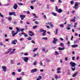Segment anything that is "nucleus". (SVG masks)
<instances>
[{
	"mask_svg": "<svg viewBox=\"0 0 80 80\" xmlns=\"http://www.w3.org/2000/svg\"><path fill=\"white\" fill-rule=\"evenodd\" d=\"M70 64L71 65L72 69V70H75V66H76V63L75 62H73L72 61L70 62Z\"/></svg>",
	"mask_w": 80,
	"mask_h": 80,
	"instance_id": "f257e3e1",
	"label": "nucleus"
},
{
	"mask_svg": "<svg viewBox=\"0 0 80 80\" xmlns=\"http://www.w3.org/2000/svg\"><path fill=\"white\" fill-rule=\"evenodd\" d=\"M79 4V2H75L74 4V6L73 7V8H75V10H77V8H78V5Z\"/></svg>",
	"mask_w": 80,
	"mask_h": 80,
	"instance_id": "f03ea898",
	"label": "nucleus"
},
{
	"mask_svg": "<svg viewBox=\"0 0 80 80\" xmlns=\"http://www.w3.org/2000/svg\"><path fill=\"white\" fill-rule=\"evenodd\" d=\"M22 58L23 59V60L25 62H27L29 59V58L27 57H22Z\"/></svg>",
	"mask_w": 80,
	"mask_h": 80,
	"instance_id": "7ed1b4c3",
	"label": "nucleus"
},
{
	"mask_svg": "<svg viewBox=\"0 0 80 80\" xmlns=\"http://www.w3.org/2000/svg\"><path fill=\"white\" fill-rule=\"evenodd\" d=\"M57 41H58V39L55 38H54L53 40L52 41V43H53V44H56V43Z\"/></svg>",
	"mask_w": 80,
	"mask_h": 80,
	"instance_id": "20e7f679",
	"label": "nucleus"
},
{
	"mask_svg": "<svg viewBox=\"0 0 80 80\" xmlns=\"http://www.w3.org/2000/svg\"><path fill=\"white\" fill-rule=\"evenodd\" d=\"M20 17L22 20H23L24 19V18H25V15H20Z\"/></svg>",
	"mask_w": 80,
	"mask_h": 80,
	"instance_id": "39448f33",
	"label": "nucleus"
},
{
	"mask_svg": "<svg viewBox=\"0 0 80 80\" xmlns=\"http://www.w3.org/2000/svg\"><path fill=\"white\" fill-rule=\"evenodd\" d=\"M29 33L30 34H29V36H31V37H33V36H34V34L32 32V31H29Z\"/></svg>",
	"mask_w": 80,
	"mask_h": 80,
	"instance_id": "423d86ee",
	"label": "nucleus"
},
{
	"mask_svg": "<svg viewBox=\"0 0 80 80\" xmlns=\"http://www.w3.org/2000/svg\"><path fill=\"white\" fill-rule=\"evenodd\" d=\"M16 43H17V39H14V40L12 41V44L16 45Z\"/></svg>",
	"mask_w": 80,
	"mask_h": 80,
	"instance_id": "0eeeda50",
	"label": "nucleus"
},
{
	"mask_svg": "<svg viewBox=\"0 0 80 80\" xmlns=\"http://www.w3.org/2000/svg\"><path fill=\"white\" fill-rule=\"evenodd\" d=\"M12 48H9L8 50V51L7 52H5V54H7L8 53H9V52H11V51L12 50Z\"/></svg>",
	"mask_w": 80,
	"mask_h": 80,
	"instance_id": "6e6552de",
	"label": "nucleus"
},
{
	"mask_svg": "<svg viewBox=\"0 0 80 80\" xmlns=\"http://www.w3.org/2000/svg\"><path fill=\"white\" fill-rule=\"evenodd\" d=\"M18 7V5H17V4H15L13 6V8L15 9V10H16Z\"/></svg>",
	"mask_w": 80,
	"mask_h": 80,
	"instance_id": "1a4fd4ad",
	"label": "nucleus"
},
{
	"mask_svg": "<svg viewBox=\"0 0 80 80\" xmlns=\"http://www.w3.org/2000/svg\"><path fill=\"white\" fill-rule=\"evenodd\" d=\"M21 34L22 35H24V36L25 37H28V35H27V33H25V32H22Z\"/></svg>",
	"mask_w": 80,
	"mask_h": 80,
	"instance_id": "9d476101",
	"label": "nucleus"
},
{
	"mask_svg": "<svg viewBox=\"0 0 80 80\" xmlns=\"http://www.w3.org/2000/svg\"><path fill=\"white\" fill-rule=\"evenodd\" d=\"M2 68L3 69V70H7V67L5 66H2Z\"/></svg>",
	"mask_w": 80,
	"mask_h": 80,
	"instance_id": "9b49d317",
	"label": "nucleus"
},
{
	"mask_svg": "<svg viewBox=\"0 0 80 80\" xmlns=\"http://www.w3.org/2000/svg\"><path fill=\"white\" fill-rule=\"evenodd\" d=\"M77 73H78V72H75L74 74L72 75V77H75L77 76Z\"/></svg>",
	"mask_w": 80,
	"mask_h": 80,
	"instance_id": "f8f14e48",
	"label": "nucleus"
},
{
	"mask_svg": "<svg viewBox=\"0 0 80 80\" xmlns=\"http://www.w3.org/2000/svg\"><path fill=\"white\" fill-rule=\"evenodd\" d=\"M71 47L72 48H75L76 47H78V45H71Z\"/></svg>",
	"mask_w": 80,
	"mask_h": 80,
	"instance_id": "ddd939ff",
	"label": "nucleus"
},
{
	"mask_svg": "<svg viewBox=\"0 0 80 80\" xmlns=\"http://www.w3.org/2000/svg\"><path fill=\"white\" fill-rule=\"evenodd\" d=\"M16 29L17 30V33H18V32H20V29L17 27L16 28Z\"/></svg>",
	"mask_w": 80,
	"mask_h": 80,
	"instance_id": "4468645a",
	"label": "nucleus"
},
{
	"mask_svg": "<svg viewBox=\"0 0 80 80\" xmlns=\"http://www.w3.org/2000/svg\"><path fill=\"white\" fill-rule=\"evenodd\" d=\"M52 15H53L54 16H55V17L57 16V14L54 12H52Z\"/></svg>",
	"mask_w": 80,
	"mask_h": 80,
	"instance_id": "2eb2a0df",
	"label": "nucleus"
},
{
	"mask_svg": "<svg viewBox=\"0 0 80 80\" xmlns=\"http://www.w3.org/2000/svg\"><path fill=\"white\" fill-rule=\"evenodd\" d=\"M63 11H62V9H59L57 12L58 13H62Z\"/></svg>",
	"mask_w": 80,
	"mask_h": 80,
	"instance_id": "dca6fc26",
	"label": "nucleus"
},
{
	"mask_svg": "<svg viewBox=\"0 0 80 80\" xmlns=\"http://www.w3.org/2000/svg\"><path fill=\"white\" fill-rule=\"evenodd\" d=\"M75 18H76V17H74L73 19L71 20V22H75Z\"/></svg>",
	"mask_w": 80,
	"mask_h": 80,
	"instance_id": "f3484780",
	"label": "nucleus"
},
{
	"mask_svg": "<svg viewBox=\"0 0 80 80\" xmlns=\"http://www.w3.org/2000/svg\"><path fill=\"white\" fill-rule=\"evenodd\" d=\"M42 76H39L38 77V78H37V80H40L42 79Z\"/></svg>",
	"mask_w": 80,
	"mask_h": 80,
	"instance_id": "a211bd4d",
	"label": "nucleus"
},
{
	"mask_svg": "<svg viewBox=\"0 0 80 80\" xmlns=\"http://www.w3.org/2000/svg\"><path fill=\"white\" fill-rule=\"evenodd\" d=\"M65 49V48H62L61 47L59 48V50H64Z\"/></svg>",
	"mask_w": 80,
	"mask_h": 80,
	"instance_id": "6ab92c4d",
	"label": "nucleus"
},
{
	"mask_svg": "<svg viewBox=\"0 0 80 80\" xmlns=\"http://www.w3.org/2000/svg\"><path fill=\"white\" fill-rule=\"evenodd\" d=\"M14 12H10L9 14V15H10V16L11 15H13Z\"/></svg>",
	"mask_w": 80,
	"mask_h": 80,
	"instance_id": "aec40b11",
	"label": "nucleus"
},
{
	"mask_svg": "<svg viewBox=\"0 0 80 80\" xmlns=\"http://www.w3.org/2000/svg\"><path fill=\"white\" fill-rule=\"evenodd\" d=\"M17 32H16L14 33H13L12 34V37H15V35H17Z\"/></svg>",
	"mask_w": 80,
	"mask_h": 80,
	"instance_id": "412c9836",
	"label": "nucleus"
},
{
	"mask_svg": "<svg viewBox=\"0 0 80 80\" xmlns=\"http://www.w3.org/2000/svg\"><path fill=\"white\" fill-rule=\"evenodd\" d=\"M58 29H57L56 30V33H55V35H57V34H58Z\"/></svg>",
	"mask_w": 80,
	"mask_h": 80,
	"instance_id": "4be33fe9",
	"label": "nucleus"
},
{
	"mask_svg": "<svg viewBox=\"0 0 80 80\" xmlns=\"http://www.w3.org/2000/svg\"><path fill=\"white\" fill-rule=\"evenodd\" d=\"M38 50V48H35L33 50L32 52H34L35 51H36V50Z\"/></svg>",
	"mask_w": 80,
	"mask_h": 80,
	"instance_id": "5701e85b",
	"label": "nucleus"
},
{
	"mask_svg": "<svg viewBox=\"0 0 80 80\" xmlns=\"http://www.w3.org/2000/svg\"><path fill=\"white\" fill-rule=\"evenodd\" d=\"M27 39L28 40H31L32 38H31V37H29Z\"/></svg>",
	"mask_w": 80,
	"mask_h": 80,
	"instance_id": "b1692460",
	"label": "nucleus"
},
{
	"mask_svg": "<svg viewBox=\"0 0 80 80\" xmlns=\"http://www.w3.org/2000/svg\"><path fill=\"white\" fill-rule=\"evenodd\" d=\"M59 26H60V27H61L62 28L64 27V25H63V24H60L59 25Z\"/></svg>",
	"mask_w": 80,
	"mask_h": 80,
	"instance_id": "393cba45",
	"label": "nucleus"
},
{
	"mask_svg": "<svg viewBox=\"0 0 80 80\" xmlns=\"http://www.w3.org/2000/svg\"><path fill=\"white\" fill-rule=\"evenodd\" d=\"M58 8L57 7V6H56V11L57 12L58 11Z\"/></svg>",
	"mask_w": 80,
	"mask_h": 80,
	"instance_id": "a878e982",
	"label": "nucleus"
},
{
	"mask_svg": "<svg viewBox=\"0 0 80 80\" xmlns=\"http://www.w3.org/2000/svg\"><path fill=\"white\" fill-rule=\"evenodd\" d=\"M72 60L73 61L75 60V56L72 57Z\"/></svg>",
	"mask_w": 80,
	"mask_h": 80,
	"instance_id": "bb28decb",
	"label": "nucleus"
},
{
	"mask_svg": "<svg viewBox=\"0 0 80 80\" xmlns=\"http://www.w3.org/2000/svg\"><path fill=\"white\" fill-rule=\"evenodd\" d=\"M8 18L9 21H11L12 20V18L11 17H9Z\"/></svg>",
	"mask_w": 80,
	"mask_h": 80,
	"instance_id": "cd10ccee",
	"label": "nucleus"
},
{
	"mask_svg": "<svg viewBox=\"0 0 80 80\" xmlns=\"http://www.w3.org/2000/svg\"><path fill=\"white\" fill-rule=\"evenodd\" d=\"M74 2V1H73V0L71 1L70 2V3H71V5H73V4Z\"/></svg>",
	"mask_w": 80,
	"mask_h": 80,
	"instance_id": "c85d7f7f",
	"label": "nucleus"
},
{
	"mask_svg": "<svg viewBox=\"0 0 80 80\" xmlns=\"http://www.w3.org/2000/svg\"><path fill=\"white\" fill-rule=\"evenodd\" d=\"M60 45L61 46H64V44H63V43L62 42H61L60 43Z\"/></svg>",
	"mask_w": 80,
	"mask_h": 80,
	"instance_id": "c756f323",
	"label": "nucleus"
},
{
	"mask_svg": "<svg viewBox=\"0 0 80 80\" xmlns=\"http://www.w3.org/2000/svg\"><path fill=\"white\" fill-rule=\"evenodd\" d=\"M37 70H32L31 71V73H34V72H36Z\"/></svg>",
	"mask_w": 80,
	"mask_h": 80,
	"instance_id": "7c9ffc66",
	"label": "nucleus"
},
{
	"mask_svg": "<svg viewBox=\"0 0 80 80\" xmlns=\"http://www.w3.org/2000/svg\"><path fill=\"white\" fill-rule=\"evenodd\" d=\"M61 71H60V70H58L57 71V73H61Z\"/></svg>",
	"mask_w": 80,
	"mask_h": 80,
	"instance_id": "2f4dec72",
	"label": "nucleus"
},
{
	"mask_svg": "<svg viewBox=\"0 0 80 80\" xmlns=\"http://www.w3.org/2000/svg\"><path fill=\"white\" fill-rule=\"evenodd\" d=\"M21 79H22V78H17V80H21Z\"/></svg>",
	"mask_w": 80,
	"mask_h": 80,
	"instance_id": "473e14b6",
	"label": "nucleus"
},
{
	"mask_svg": "<svg viewBox=\"0 0 80 80\" xmlns=\"http://www.w3.org/2000/svg\"><path fill=\"white\" fill-rule=\"evenodd\" d=\"M43 31V29H40V32H42Z\"/></svg>",
	"mask_w": 80,
	"mask_h": 80,
	"instance_id": "72a5a7b5",
	"label": "nucleus"
},
{
	"mask_svg": "<svg viewBox=\"0 0 80 80\" xmlns=\"http://www.w3.org/2000/svg\"><path fill=\"white\" fill-rule=\"evenodd\" d=\"M37 26H34L33 27V29H35V28H37Z\"/></svg>",
	"mask_w": 80,
	"mask_h": 80,
	"instance_id": "f704fd0d",
	"label": "nucleus"
},
{
	"mask_svg": "<svg viewBox=\"0 0 80 80\" xmlns=\"http://www.w3.org/2000/svg\"><path fill=\"white\" fill-rule=\"evenodd\" d=\"M11 64H13V63H14V62H13V60H11Z\"/></svg>",
	"mask_w": 80,
	"mask_h": 80,
	"instance_id": "c9c22d12",
	"label": "nucleus"
},
{
	"mask_svg": "<svg viewBox=\"0 0 80 80\" xmlns=\"http://www.w3.org/2000/svg\"><path fill=\"white\" fill-rule=\"evenodd\" d=\"M24 30V28H22L21 29H20V31H21V32H23V31Z\"/></svg>",
	"mask_w": 80,
	"mask_h": 80,
	"instance_id": "e433bc0d",
	"label": "nucleus"
},
{
	"mask_svg": "<svg viewBox=\"0 0 80 80\" xmlns=\"http://www.w3.org/2000/svg\"><path fill=\"white\" fill-rule=\"evenodd\" d=\"M14 53V52H13V51H11V52L10 53H9V55H11V54H12V53Z\"/></svg>",
	"mask_w": 80,
	"mask_h": 80,
	"instance_id": "4c0bfd02",
	"label": "nucleus"
},
{
	"mask_svg": "<svg viewBox=\"0 0 80 80\" xmlns=\"http://www.w3.org/2000/svg\"><path fill=\"white\" fill-rule=\"evenodd\" d=\"M21 75H24V72H22L21 73Z\"/></svg>",
	"mask_w": 80,
	"mask_h": 80,
	"instance_id": "58836bf2",
	"label": "nucleus"
},
{
	"mask_svg": "<svg viewBox=\"0 0 80 80\" xmlns=\"http://www.w3.org/2000/svg\"><path fill=\"white\" fill-rule=\"evenodd\" d=\"M0 16L1 17H3V15L2 14V13H0Z\"/></svg>",
	"mask_w": 80,
	"mask_h": 80,
	"instance_id": "ea45409f",
	"label": "nucleus"
},
{
	"mask_svg": "<svg viewBox=\"0 0 80 80\" xmlns=\"http://www.w3.org/2000/svg\"><path fill=\"white\" fill-rule=\"evenodd\" d=\"M30 8L32 10H33V9L34 8L32 6L30 7Z\"/></svg>",
	"mask_w": 80,
	"mask_h": 80,
	"instance_id": "a19ab883",
	"label": "nucleus"
},
{
	"mask_svg": "<svg viewBox=\"0 0 80 80\" xmlns=\"http://www.w3.org/2000/svg\"><path fill=\"white\" fill-rule=\"evenodd\" d=\"M43 33H45L47 32V31L46 30H43Z\"/></svg>",
	"mask_w": 80,
	"mask_h": 80,
	"instance_id": "79ce46f5",
	"label": "nucleus"
},
{
	"mask_svg": "<svg viewBox=\"0 0 80 80\" xmlns=\"http://www.w3.org/2000/svg\"><path fill=\"white\" fill-rule=\"evenodd\" d=\"M73 36H72V37H71V40H72V41L73 40Z\"/></svg>",
	"mask_w": 80,
	"mask_h": 80,
	"instance_id": "37998d69",
	"label": "nucleus"
},
{
	"mask_svg": "<svg viewBox=\"0 0 80 80\" xmlns=\"http://www.w3.org/2000/svg\"><path fill=\"white\" fill-rule=\"evenodd\" d=\"M60 39L61 40V41H63V40H64V39H63V38H60Z\"/></svg>",
	"mask_w": 80,
	"mask_h": 80,
	"instance_id": "c03bdc74",
	"label": "nucleus"
},
{
	"mask_svg": "<svg viewBox=\"0 0 80 80\" xmlns=\"http://www.w3.org/2000/svg\"><path fill=\"white\" fill-rule=\"evenodd\" d=\"M42 39H45L46 40H47V38H43Z\"/></svg>",
	"mask_w": 80,
	"mask_h": 80,
	"instance_id": "a18cd8bd",
	"label": "nucleus"
},
{
	"mask_svg": "<svg viewBox=\"0 0 80 80\" xmlns=\"http://www.w3.org/2000/svg\"><path fill=\"white\" fill-rule=\"evenodd\" d=\"M20 41H23V38H21L19 39Z\"/></svg>",
	"mask_w": 80,
	"mask_h": 80,
	"instance_id": "49530a36",
	"label": "nucleus"
},
{
	"mask_svg": "<svg viewBox=\"0 0 80 80\" xmlns=\"http://www.w3.org/2000/svg\"><path fill=\"white\" fill-rule=\"evenodd\" d=\"M18 4H19V5H23V3H18Z\"/></svg>",
	"mask_w": 80,
	"mask_h": 80,
	"instance_id": "de8ad7c7",
	"label": "nucleus"
},
{
	"mask_svg": "<svg viewBox=\"0 0 80 80\" xmlns=\"http://www.w3.org/2000/svg\"><path fill=\"white\" fill-rule=\"evenodd\" d=\"M55 53L56 55H58L59 54L58 52H57V51H55Z\"/></svg>",
	"mask_w": 80,
	"mask_h": 80,
	"instance_id": "09e8293b",
	"label": "nucleus"
},
{
	"mask_svg": "<svg viewBox=\"0 0 80 80\" xmlns=\"http://www.w3.org/2000/svg\"><path fill=\"white\" fill-rule=\"evenodd\" d=\"M68 27H71V25L70 24H68Z\"/></svg>",
	"mask_w": 80,
	"mask_h": 80,
	"instance_id": "8fccbe9b",
	"label": "nucleus"
},
{
	"mask_svg": "<svg viewBox=\"0 0 80 80\" xmlns=\"http://www.w3.org/2000/svg\"><path fill=\"white\" fill-rule=\"evenodd\" d=\"M61 68H58L57 69V70H60Z\"/></svg>",
	"mask_w": 80,
	"mask_h": 80,
	"instance_id": "3c124183",
	"label": "nucleus"
},
{
	"mask_svg": "<svg viewBox=\"0 0 80 80\" xmlns=\"http://www.w3.org/2000/svg\"><path fill=\"white\" fill-rule=\"evenodd\" d=\"M65 60L66 61H67V60H68V57H66L65 58Z\"/></svg>",
	"mask_w": 80,
	"mask_h": 80,
	"instance_id": "603ef678",
	"label": "nucleus"
},
{
	"mask_svg": "<svg viewBox=\"0 0 80 80\" xmlns=\"http://www.w3.org/2000/svg\"><path fill=\"white\" fill-rule=\"evenodd\" d=\"M46 61L47 62H50V60L48 59H46Z\"/></svg>",
	"mask_w": 80,
	"mask_h": 80,
	"instance_id": "864d4df0",
	"label": "nucleus"
},
{
	"mask_svg": "<svg viewBox=\"0 0 80 80\" xmlns=\"http://www.w3.org/2000/svg\"><path fill=\"white\" fill-rule=\"evenodd\" d=\"M13 15H14V16H17V14H15V12H13Z\"/></svg>",
	"mask_w": 80,
	"mask_h": 80,
	"instance_id": "5fc2aeb1",
	"label": "nucleus"
},
{
	"mask_svg": "<svg viewBox=\"0 0 80 80\" xmlns=\"http://www.w3.org/2000/svg\"><path fill=\"white\" fill-rule=\"evenodd\" d=\"M55 78H56V79H58V76L57 75L55 76Z\"/></svg>",
	"mask_w": 80,
	"mask_h": 80,
	"instance_id": "6e6d98bb",
	"label": "nucleus"
},
{
	"mask_svg": "<svg viewBox=\"0 0 80 80\" xmlns=\"http://www.w3.org/2000/svg\"><path fill=\"white\" fill-rule=\"evenodd\" d=\"M24 55L26 56L28 55V53H26L24 54Z\"/></svg>",
	"mask_w": 80,
	"mask_h": 80,
	"instance_id": "4d7b16f0",
	"label": "nucleus"
},
{
	"mask_svg": "<svg viewBox=\"0 0 80 80\" xmlns=\"http://www.w3.org/2000/svg\"><path fill=\"white\" fill-rule=\"evenodd\" d=\"M39 64L40 65H43V63H42V62H40Z\"/></svg>",
	"mask_w": 80,
	"mask_h": 80,
	"instance_id": "13d9d810",
	"label": "nucleus"
},
{
	"mask_svg": "<svg viewBox=\"0 0 80 80\" xmlns=\"http://www.w3.org/2000/svg\"><path fill=\"white\" fill-rule=\"evenodd\" d=\"M9 28L10 29V30H12L13 29V28H12V27H9Z\"/></svg>",
	"mask_w": 80,
	"mask_h": 80,
	"instance_id": "bf43d9fd",
	"label": "nucleus"
},
{
	"mask_svg": "<svg viewBox=\"0 0 80 80\" xmlns=\"http://www.w3.org/2000/svg\"><path fill=\"white\" fill-rule=\"evenodd\" d=\"M62 0H58V3H62Z\"/></svg>",
	"mask_w": 80,
	"mask_h": 80,
	"instance_id": "052dcab7",
	"label": "nucleus"
},
{
	"mask_svg": "<svg viewBox=\"0 0 80 80\" xmlns=\"http://www.w3.org/2000/svg\"><path fill=\"white\" fill-rule=\"evenodd\" d=\"M67 30H70V27H68L67 28Z\"/></svg>",
	"mask_w": 80,
	"mask_h": 80,
	"instance_id": "680f3d73",
	"label": "nucleus"
},
{
	"mask_svg": "<svg viewBox=\"0 0 80 80\" xmlns=\"http://www.w3.org/2000/svg\"><path fill=\"white\" fill-rule=\"evenodd\" d=\"M12 75H15V72H13L12 73Z\"/></svg>",
	"mask_w": 80,
	"mask_h": 80,
	"instance_id": "e2e57ef3",
	"label": "nucleus"
},
{
	"mask_svg": "<svg viewBox=\"0 0 80 80\" xmlns=\"http://www.w3.org/2000/svg\"><path fill=\"white\" fill-rule=\"evenodd\" d=\"M36 24H38V21H36L34 22Z\"/></svg>",
	"mask_w": 80,
	"mask_h": 80,
	"instance_id": "0e129e2a",
	"label": "nucleus"
},
{
	"mask_svg": "<svg viewBox=\"0 0 80 80\" xmlns=\"http://www.w3.org/2000/svg\"><path fill=\"white\" fill-rule=\"evenodd\" d=\"M50 26H51V27H52V28L54 27L53 25L52 24H50Z\"/></svg>",
	"mask_w": 80,
	"mask_h": 80,
	"instance_id": "69168bd1",
	"label": "nucleus"
},
{
	"mask_svg": "<svg viewBox=\"0 0 80 80\" xmlns=\"http://www.w3.org/2000/svg\"><path fill=\"white\" fill-rule=\"evenodd\" d=\"M50 1L51 2H55V0H51Z\"/></svg>",
	"mask_w": 80,
	"mask_h": 80,
	"instance_id": "338daca9",
	"label": "nucleus"
},
{
	"mask_svg": "<svg viewBox=\"0 0 80 80\" xmlns=\"http://www.w3.org/2000/svg\"><path fill=\"white\" fill-rule=\"evenodd\" d=\"M38 70V69H37L35 68L33 69H32L31 70Z\"/></svg>",
	"mask_w": 80,
	"mask_h": 80,
	"instance_id": "774afa93",
	"label": "nucleus"
}]
</instances>
